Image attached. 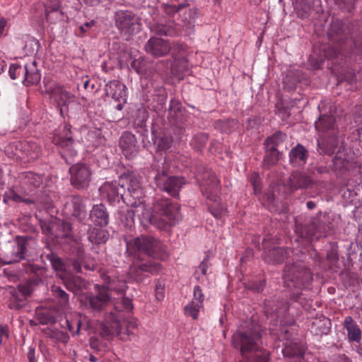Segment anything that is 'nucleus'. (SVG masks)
<instances>
[{
  "mask_svg": "<svg viewBox=\"0 0 362 362\" xmlns=\"http://www.w3.org/2000/svg\"><path fill=\"white\" fill-rule=\"evenodd\" d=\"M127 252L132 257L129 268V277L138 283L159 273L162 265L157 260H163L168 256L159 240L144 235L127 241Z\"/></svg>",
  "mask_w": 362,
  "mask_h": 362,
  "instance_id": "f257e3e1",
  "label": "nucleus"
},
{
  "mask_svg": "<svg viewBox=\"0 0 362 362\" xmlns=\"http://www.w3.org/2000/svg\"><path fill=\"white\" fill-rule=\"evenodd\" d=\"M264 332V328L254 320L240 324L232 337L233 346L246 358L240 362H269V352L262 347Z\"/></svg>",
  "mask_w": 362,
  "mask_h": 362,
  "instance_id": "f03ea898",
  "label": "nucleus"
},
{
  "mask_svg": "<svg viewBox=\"0 0 362 362\" xmlns=\"http://www.w3.org/2000/svg\"><path fill=\"white\" fill-rule=\"evenodd\" d=\"M54 142L63 149L62 157L66 163L71 164L69 170L71 186L78 190L88 189L91 182L92 171L86 163L72 164L77 156V151L76 143L73 139L71 128L65 127L62 135L54 138Z\"/></svg>",
  "mask_w": 362,
  "mask_h": 362,
  "instance_id": "7ed1b4c3",
  "label": "nucleus"
},
{
  "mask_svg": "<svg viewBox=\"0 0 362 362\" xmlns=\"http://www.w3.org/2000/svg\"><path fill=\"white\" fill-rule=\"evenodd\" d=\"M300 257V260L288 262L284 267L283 279L284 286L290 289V298L296 302L301 303L303 293L302 289L310 286L313 281V274L310 269L305 267L302 261L304 256Z\"/></svg>",
  "mask_w": 362,
  "mask_h": 362,
  "instance_id": "20e7f679",
  "label": "nucleus"
},
{
  "mask_svg": "<svg viewBox=\"0 0 362 362\" xmlns=\"http://www.w3.org/2000/svg\"><path fill=\"white\" fill-rule=\"evenodd\" d=\"M332 223L328 214L320 213L309 219L299 216L295 219V233L308 241L326 238L332 230Z\"/></svg>",
  "mask_w": 362,
  "mask_h": 362,
  "instance_id": "39448f33",
  "label": "nucleus"
},
{
  "mask_svg": "<svg viewBox=\"0 0 362 362\" xmlns=\"http://www.w3.org/2000/svg\"><path fill=\"white\" fill-rule=\"evenodd\" d=\"M170 167L165 162L154 160L151 165L147 176L153 179L156 186L172 197H177L179 191L185 184V178L180 176H169Z\"/></svg>",
  "mask_w": 362,
  "mask_h": 362,
  "instance_id": "423d86ee",
  "label": "nucleus"
},
{
  "mask_svg": "<svg viewBox=\"0 0 362 362\" xmlns=\"http://www.w3.org/2000/svg\"><path fill=\"white\" fill-rule=\"evenodd\" d=\"M353 29L350 21L336 19L332 21L327 35L331 40L351 49L355 57H359L362 54V40L349 37Z\"/></svg>",
  "mask_w": 362,
  "mask_h": 362,
  "instance_id": "0eeeda50",
  "label": "nucleus"
},
{
  "mask_svg": "<svg viewBox=\"0 0 362 362\" xmlns=\"http://www.w3.org/2000/svg\"><path fill=\"white\" fill-rule=\"evenodd\" d=\"M289 308L288 301L279 296H274L264 301V312L267 319H270L272 329H281L287 327L285 321L286 315ZM271 328H269V330Z\"/></svg>",
  "mask_w": 362,
  "mask_h": 362,
  "instance_id": "6e6552de",
  "label": "nucleus"
},
{
  "mask_svg": "<svg viewBox=\"0 0 362 362\" xmlns=\"http://www.w3.org/2000/svg\"><path fill=\"white\" fill-rule=\"evenodd\" d=\"M197 180L199 182L203 194L208 200L215 204L219 202L218 192L220 191V181L215 173L209 168L200 166L197 172Z\"/></svg>",
  "mask_w": 362,
  "mask_h": 362,
  "instance_id": "1a4fd4ad",
  "label": "nucleus"
},
{
  "mask_svg": "<svg viewBox=\"0 0 362 362\" xmlns=\"http://www.w3.org/2000/svg\"><path fill=\"white\" fill-rule=\"evenodd\" d=\"M140 176L134 172H128L119 177V185L125 190L127 198L130 202H135L134 207L144 209L143 204L144 192L140 182Z\"/></svg>",
  "mask_w": 362,
  "mask_h": 362,
  "instance_id": "9d476101",
  "label": "nucleus"
},
{
  "mask_svg": "<svg viewBox=\"0 0 362 362\" xmlns=\"http://www.w3.org/2000/svg\"><path fill=\"white\" fill-rule=\"evenodd\" d=\"M263 247L262 259L264 262L272 264H281L285 260L286 264L288 262H292L294 260H300V255L304 256V254L300 250L292 248L273 247L272 248L267 249L266 238L263 239Z\"/></svg>",
  "mask_w": 362,
  "mask_h": 362,
  "instance_id": "9b49d317",
  "label": "nucleus"
},
{
  "mask_svg": "<svg viewBox=\"0 0 362 362\" xmlns=\"http://www.w3.org/2000/svg\"><path fill=\"white\" fill-rule=\"evenodd\" d=\"M45 92L50 95L51 98L57 103L63 115L64 112H68V106L75 100V96L66 88L59 86L50 80L44 79Z\"/></svg>",
  "mask_w": 362,
  "mask_h": 362,
  "instance_id": "f8f14e48",
  "label": "nucleus"
},
{
  "mask_svg": "<svg viewBox=\"0 0 362 362\" xmlns=\"http://www.w3.org/2000/svg\"><path fill=\"white\" fill-rule=\"evenodd\" d=\"M270 334L276 336L279 340L286 341L282 353L286 357H302L305 353V348L302 343L292 338V333L288 327H284L281 329H271Z\"/></svg>",
  "mask_w": 362,
  "mask_h": 362,
  "instance_id": "ddd939ff",
  "label": "nucleus"
},
{
  "mask_svg": "<svg viewBox=\"0 0 362 362\" xmlns=\"http://www.w3.org/2000/svg\"><path fill=\"white\" fill-rule=\"evenodd\" d=\"M115 26L125 34H132L139 30L140 18L129 10H117L114 13Z\"/></svg>",
  "mask_w": 362,
  "mask_h": 362,
  "instance_id": "4468645a",
  "label": "nucleus"
},
{
  "mask_svg": "<svg viewBox=\"0 0 362 362\" xmlns=\"http://www.w3.org/2000/svg\"><path fill=\"white\" fill-rule=\"evenodd\" d=\"M316 184L315 180L306 173L295 170L288 177L286 182L283 185H277L278 190L287 188L289 193H294L298 189H306L312 188Z\"/></svg>",
  "mask_w": 362,
  "mask_h": 362,
  "instance_id": "2eb2a0df",
  "label": "nucleus"
},
{
  "mask_svg": "<svg viewBox=\"0 0 362 362\" xmlns=\"http://www.w3.org/2000/svg\"><path fill=\"white\" fill-rule=\"evenodd\" d=\"M153 210L158 215L165 218L158 224L159 228H163L167 222L170 225L175 224L180 218L178 207L168 199L158 200L154 204Z\"/></svg>",
  "mask_w": 362,
  "mask_h": 362,
  "instance_id": "dca6fc26",
  "label": "nucleus"
},
{
  "mask_svg": "<svg viewBox=\"0 0 362 362\" xmlns=\"http://www.w3.org/2000/svg\"><path fill=\"white\" fill-rule=\"evenodd\" d=\"M283 83L285 90L293 91L298 88L302 89L308 86L310 84V79L300 70H288L283 79Z\"/></svg>",
  "mask_w": 362,
  "mask_h": 362,
  "instance_id": "f3484780",
  "label": "nucleus"
},
{
  "mask_svg": "<svg viewBox=\"0 0 362 362\" xmlns=\"http://www.w3.org/2000/svg\"><path fill=\"white\" fill-rule=\"evenodd\" d=\"M103 189L110 203L119 202L120 199H122L127 204L135 206V202L134 203L130 202V200L127 198L125 190L122 188V185H119V180L117 182H105L103 185Z\"/></svg>",
  "mask_w": 362,
  "mask_h": 362,
  "instance_id": "a211bd4d",
  "label": "nucleus"
},
{
  "mask_svg": "<svg viewBox=\"0 0 362 362\" xmlns=\"http://www.w3.org/2000/svg\"><path fill=\"white\" fill-rule=\"evenodd\" d=\"M170 48L168 40L157 37H151L145 45L146 52L156 57L167 55Z\"/></svg>",
  "mask_w": 362,
  "mask_h": 362,
  "instance_id": "6ab92c4d",
  "label": "nucleus"
},
{
  "mask_svg": "<svg viewBox=\"0 0 362 362\" xmlns=\"http://www.w3.org/2000/svg\"><path fill=\"white\" fill-rule=\"evenodd\" d=\"M119 146L124 156L131 159L136 156L139 151L137 140L129 132H124L119 139Z\"/></svg>",
  "mask_w": 362,
  "mask_h": 362,
  "instance_id": "aec40b11",
  "label": "nucleus"
},
{
  "mask_svg": "<svg viewBox=\"0 0 362 362\" xmlns=\"http://www.w3.org/2000/svg\"><path fill=\"white\" fill-rule=\"evenodd\" d=\"M315 129L320 134H338L336 126V120L334 115L330 112L321 114L315 123Z\"/></svg>",
  "mask_w": 362,
  "mask_h": 362,
  "instance_id": "412c9836",
  "label": "nucleus"
},
{
  "mask_svg": "<svg viewBox=\"0 0 362 362\" xmlns=\"http://www.w3.org/2000/svg\"><path fill=\"white\" fill-rule=\"evenodd\" d=\"M199 15V9L194 7L179 14L177 19V25L181 27L187 35H191L194 33L195 27V21Z\"/></svg>",
  "mask_w": 362,
  "mask_h": 362,
  "instance_id": "4be33fe9",
  "label": "nucleus"
},
{
  "mask_svg": "<svg viewBox=\"0 0 362 362\" xmlns=\"http://www.w3.org/2000/svg\"><path fill=\"white\" fill-rule=\"evenodd\" d=\"M98 331L100 335L107 340L112 339L115 334L119 336L123 334L121 321L113 318L100 323Z\"/></svg>",
  "mask_w": 362,
  "mask_h": 362,
  "instance_id": "5701e85b",
  "label": "nucleus"
},
{
  "mask_svg": "<svg viewBox=\"0 0 362 362\" xmlns=\"http://www.w3.org/2000/svg\"><path fill=\"white\" fill-rule=\"evenodd\" d=\"M317 141V151L320 155L331 156L334 153L339 145L337 134H322Z\"/></svg>",
  "mask_w": 362,
  "mask_h": 362,
  "instance_id": "b1692460",
  "label": "nucleus"
},
{
  "mask_svg": "<svg viewBox=\"0 0 362 362\" xmlns=\"http://www.w3.org/2000/svg\"><path fill=\"white\" fill-rule=\"evenodd\" d=\"M110 300V296L106 291H100L97 295L86 296L84 303L86 307L93 310L100 312L107 305Z\"/></svg>",
  "mask_w": 362,
  "mask_h": 362,
  "instance_id": "393cba45",
  "label": "nucleus"
},
{
  "mask_svg": "<svg viewBox=\"0 0 362 362\" xmlns=\"http://www.w3.org/2000/svg\"><path fill=\"white\" fill-rule=\"evenodd\" d=\"M95 226L105 227L109 223V214L103 204L94 205L90 211L89 218Z\"/></svg>",
  "mask_w": 362,
  "mask_h": 362,
  "instance_id": "a878e982",
  "label": "nucleus"
},
{
  "mask_svg": "<svg viewBox=\"0 0 362 362\" xmlns=\"http://www.w3.org/2000/svg\"><path fill=\"white\" fill-rule=\"evenodd\" d=\"M342 325L346 330L348 341L351 343H359L362 337V331L353 317L350 315L346 316Z\"/></svg>",
  "mask_w": 362,
  "mask_h": 362,
  "instance_id": "bb28decb",
  "label": "nucleus"
},
{
  "mask_svg": "<svg viewBox=\"0 0 362 362\" xmlns=\"http://www.w3.org/2000/svg\"><path fill=\"white\" fill-rule=\"evenodd\" d=\"M125 89V86L116 80L110 81L105 87L106 96L110 97L117 101H119V100H126L127 93Z\"/></svg>",
  "mask_w": 362,
  "mask_h": 362,
  "instance_id": "cd10ccee",
  "label": "nucleus"
},
{
  "mask_svg": "<svg viewBox=\"0 0 362 362\" xmlns=\"http://www.w3.org/2000/svg\"><path fill=\"white\" fill-rule=\"evenodd\" d=\"M323 51L325 57L329 59L349 58L351 56H355V54L351 52V49L338 43L336 46L327 45L324 47Z\"/></svg>",
  "mask_w": 362,
  "mask_h": 362,
  "instance_id": "c85d7f7f",
  "label": "nucleus"
},
{
  "mask_svg": "<svg viewBox=\"0 0 362 362\" xmlns=\"http://www.w3.org/2000/svg\"><path fill=\"white\" fill-rule=\"evenodd\" d=\"M308 157V150L301 144H298L289 152L290 163L296 167L303 166Z\"/></svg>",
  "mask_w": 362,
  "mask_h": 362,
  "instance_id": "c756f323",
  "label": "nucleus"
},
{
  "mask_svg": "<svg viewBox=\"0 0 362 362\" xmlns=\"http://www.w3.org/2000/svg\"><path fill=\"white\" fill-rule=\"evenodd\" d=\"M67 290L77 295L86 288V281L80 276H69L62 279Z\"/></svg>",
  "mask_w": 362,
  "mask_h": 362,
  "instance_id": "7c9ffc66",
  "label": "nucleus"
},
{
  "mask_svg": "<svg viewBox=\"0 0 362 362\" xmlns=\"http://www.w3.org/2000/svg\"><path fill=\"white\" fill-rule=\"evenodd\" d=\"M331 321L326 317L317 319L313 321L310 327V331L315 335L322 336L327 335L330 332Z\"/></svg>",
  "mask_w": 362,
  "mask_h": 362,
  "instance_id": "2f4dec72",
  "label": "nucleus"
},
{
  "mask_svg": "<svg viewBox=\"0 0 362 362\" xmlns=\"http://www.w3.org/2000/svg\"><path fill=\"white\" fill-rule=\"evenodd\" d=\"M28 238L27 237H18L17 238V245L13 247V252H11L12 259L8 262V264L13 262H17L19 260L25 257V253L27 252Z\"/></svg>",
  "mask_w": 362,
  "mask_h": 362,
  "instance_id": "473e14b6",
  "label": "nucleus"
},
{
  "mask_svg": "<svg viewBox=\"0 0 362 362\" xmlns=\"http://www.w3.org/2000/svg\"><path fill=\"white\" fill-rule=\"evenodd\" d=\"M72 211L71 215L77 219V221L86 225L84 222L86 219V211L81 198L79 197H73L71 199Z\"/></svg>",
  "mask_w": 362,
  "mask_h": 362,
  "instance_id": "72a5a7b5",
  "label": "nucleus"
},
{
  "mask_svg": "<svg viewBox=\"0 0 362 362\" xmlns=\"http://www.w3.org/2000/svg\"><path fill=\"white\" fill-rule=\"evenodd\" d=\"M9 293L11 296L8 299V306L10 309L18 310L25 306L27 298L24 297L23 294L16 291L15 288H11Z\"/></svg>",
  "mask_w": 362,
  "mask_h": 362,
  "instance_id": "f704fd0d",
  "label": "nucleus"
},
{
  "mask_svg": "<svg viewBox=\"0 0 362 362\" xmlns=\"http://www.w3.org/2000/svg\"><path fill=\"white\" fill-rule=\"evenodd\" d=\"M62 0H47L45 6V14L48 21H53L52 15L54 14L57 18L62 19L63 12L61 10Z\"/></svg>",
  "mask_w": 362,
  "mask_h": 362,
  "instance_id": "c9c22d12",
  "label": "nucleus"
},
{
  "mask_svg": "<svg viewBox=\"0 0 362 362\" xmlns=\"http://www.w3.org/2000/svg\"><path fill=\"white\" fill-rule=\"evenodd\" d=\"M25 72H26L25 86L37 84L40 81L41 75L35 60L25 64Z\"/></svg>",
  "mask_w": 362,
  "mask_h": 362,
  "instance_id": "e433bc0d",
  "label": "nucleus"
},
{
  "mask_svg": "<svg viewBox=\"0 0 362 362\" xmlns=\"http://www.w3.org/2000/svg\"><path fill=\"white\" fill-rule=\"evenodd\" d=\"M89 234L88 239L92 243L99 245L102 243H105L108 240V233L106 230L98 228H91L90 225H88Z\"/></svg>",
  "mask_w": 362,
  "mask_h": 362,
  "instance_id": "4c0bfd02",
  "label": "nucleus"
},
{
  "mask_svg": "<svg viewBox=\"0 0 362 362\" xmlns=\"http://www.w3.org/2000/svg\"><path fill=\"white\" fill-rule=\"evenodd\" d=\"M55 223L56 235H54V238H69L72 236V224L71 223L59 218L56 219Z\"/></svg>",
  "mask_w": 362,
  "mask_h": 362,
  "instance_id": "58836bf2",
  "label": "nucleus"
},
{
  "mask_svg": "<svg viewBox=\"0 0 362 362\" xmlns=\"http://www.w3.org/2000/svg\"><path fill=\"white\" fill-rule=\"evenodd\" d=\"M49 252H44V255L47 260L51 263V265L54 271L66 272V262H64L57 254L52 251L49 246H47Z\"/></svg>",
  "mask_w": 362,
  "mask_h": 362,
  "instance_id": "ea45409f",
  "label": "nucleus"
},
{
  "mask_svg": "<svg viewBox=\"0 0 362 362\" xmlns=\"http://www.w3.org/2000/svg\"><path fill=\"white\" fill-rule=\"evenodd\" d=\"M266 153L263 160V166L269 169L271 166L274 165L279 159V152L274 145H264Z\"/></svg>",
  "mask_w": 362,
  "mask_h": 362,
  "instance_id": "a19ab883",
  "label": "nucleus"
},
{
  "mask_svg": "<svg viewBox=\"0 0 362 362\" xmlns=\"http://www.w3.org/2000/svg\"><path fill=\"white\" fill-rule=\"evenodd\" d=\"M293 9L298 17L308 18L311 13V6L306 0H291Z\"/></svg>",
  "mask_w": 362,
  "mask_h": 362,
  "instance_id": "79ce46f5",
  "label": "nucleus"
},
{
  "mask_svg": "<svg viewBox=\"0 0 362 362\" xmlns=\"http://www.w3.org/2000/svg\"><path fill=\"white\" fill-rule=\"evenodd\" d=\"M24 271L29 274H33L36 277L35 281H41L42 276H43L46 272L45 267L35 264L33 262L29 260L23 263Z\"/></svg>",
  "mask_w": 362,
  "mask_h": 362,
  "instance_id": "37998d69",
  "label": "nucleus"
},
{
  "mask_svg": "<svg viewBox=\"0 0 362 362\" xmlns=\"http://www.w3.org/2000/svg\"><path fill=\"white\" fill-rule=\"evenodd\" d=\"M51 292L52 296L59 301L61 306L66 308L69 305V296L60 286L53 285L51 287Z\"/></svg>",
  "mask_w": 362,
  "mask_h": 362,
  "instance_id": "c03bdc74",
  "label": "nucleus"
},
{
  "mask_svg": "<svg viewBox=\"0 0 362 362\" xmlns=\"http://www.w3.org/2000/svg\"><path fill=\"white\" fill-rule=\"evenodd\" d=\"M25 64H13L9 68V75L12 79H18L25 85Z\"/></svg>",
  "mask_w": 362,
  "mask_h": 362,
  "instance_id": "a18cd8bd",
  "label": "nucleus"
},
{
  "mask_svg": "<svg viewBox=\"0 0 362 362\" xmlns=\"http://www.w3.org/2000/svg\"><path fill=\"white\" fill-rule=\"evenodd\" d=\"M153 31L157 35L175 36L177 35V29L168 24H158L154 26Z\"/></svg>",
  "mask_w": 362,
  "mask_h": 362,
  "instance_id": "49530a36",
  "label": "nucleus"
},
{
  "mask_svg": "<svg viewBox=\"0 0 362 362\" xmlns=\"http://www.w3.org/2000/svg\"><path fill=\"white\" fill-rule=\"evenodd\" d=\"M3 202L6 204H9L10 202L17 203L24 202L28 204L33 203V201L32 199L21 197L13 189H10L9 191L6 192L4 193V194L3 195Z\"/></svg>",
  "mask_w": 362,
  "mask_h": 362,
  "instance_id": "de8ad7c7",
  "label": "nucleus"
},
{
  "mask_svg": "<svg viewBox=\"0 0 362 362\" xmlns=\"http://www.w3.org/2000/svg\"><path fill=\"white\" fill-rule=\"evenodd\" d=\"M82 266L90 269L88 265L85 264V260L77 258L69 257L66 259V270L69 269L76 273H82Z\"/></svg>",
  "mask_w": 362,
  "mask_h": 362,
  "instance_id": "09e8293b",
  "label": "nucleus"
},
{
  "mask_svg": "<svg viewBox=\"0 0 362 362\" xmlns=\"http://www.w3.org/2000/svg\"><path fill=\"white\" fill-rule=\"evenodd\" d=\"M188 6L189 4L185 2L180 3L178 5H173L168 3H163L161 4V8L167 16L169 17H174L177 13Z\"/></svg>",
  "mask_w": 362,
  "mask_h": 362,
  "instance_id": "8fccbe9b",
  "label": "nucleus"
},
{
  "mask_svg": "<svg viewBox=\"0 0 362 362\" xmlns=\"http://www.w3.org/2000/svg\"><path fill=\"white\" fill-rule=\"evenodd\" d=\"M56 218H51L49 220H40V226L44 233L54 237L56 235Z\"/></svg>",
  "mask_w": 362,
  "mask_h": 362,
  "instance_id": "3c124183",
  "label": "nucleus"
},
{
  "mask_svg": "<svg viewBox=\"0 0 362 362\" xmlns=\"http://www.w3.org/2000/svg\"><path fill=\"white\" fill-rule=\"evenodd\" d=\"M183 107L181 103L175 99H173L170 100L169 107L168 110L165 111L167 114L168 118L175 119L178 114H181L182 112Z\"/></svg>",
  "mask_w": 362,
  "mask_h": 362,
  "instance_id": "603ef678",
  "label": "nucleus"
},
{
  "mask_svg": "<svg viewBox=\"0 0 362 362\" xmlns=\"http://www.w3.org/2000/svg\"><path fill=\"white\" fill-rule=\"evenodd\" d=\"M342 81H346L349 84L355 83L362 80V71H355L354 69L346 70L342 75Z\"/></svg>",
  "mask_w": 362,
  "mask_h": 362,
  "instance_id": "864d4df0",
  "label": "nucleus"
},
{
  "mask_svg": "<svg viewBox=\"0 0 362 362\" xmlns=\"http://www.w3.org/2000/svg\"><path fill=\"white\" fill-rule=\"evenodd\" d=\"M37 320L41 325H53L56 322V317L49 310H42L37 314Z\"/></svg>",
  "mask_w": 362,
  "mask_h": 362,
  "instance_id": "5fc2aeb1",
  "label": "nucleus"
},
{
  "mask_svg": "<svg viewBox=\"0 0 362 362\" xmlns=\"http://www.w3.org/2000/svg\"><path fill=\"white\" fill-rule=\"evenodd\" d=\"M208 135L205 133H199L196 134L192 141L191 145L197 151H201L208 142Z\"/></svg>",
  "mask_w": 362,
  "mask_h": 362,
  "instance_id": "6e6d98bb",
  "label": "nucleus"
},
{
  "mask_svg": "<svg viewBox=\"0 0 362 362\" xmlns=\"http://www.w3.org/2000/svg\"><path fill=\"white\" fill-rule=\"evenodd\" d=\"M90 348L94 350L95 353L102 355L107 348V343L101 341L99 338L91 337L89 339Z\"/></svg>",
  "mask_w": 362,
  "mask_h": 362,
  "instance_id": "4d7b16f0",
  "label": "nucleus"
},
{
  "mask_svg": "<svg viewBox=\"0 0 362 362\" xmlns=\"http://www.w3.org/2000/svg\"><path fill=\"white\" fill-rule=\"evenodd\" d=\"M203 307V304L196 303L195 300H192L185 307V314L191 316L194 320L197 319L199 310Z\"/></svg>",
  "mask_w": 362,
  "mask_h": 362,
  "instance_id": "13d9d810",
  "label": "nucleus"
},
{
  "mask_svg": "<svg viewBox=\"0 0 362 362\" xmlns=\"http://www.w3.org/2000/svg\"><path fill=\"white\" fill-rule=\"evenodd\" d=\"M187 69V62L185 58L182 60L175 59L171 65V72L180 78V75Z\"/></svg>",
  "mask_w": 362,
  "mask_h": 362,
  "instance_id": "bf43d9fd",
  "label": "nucleus"
},
{
  "mask_svg": "<svg viewBox=\"0 0 362 362\" xmlns=\"http://www.w3.org/2000/svg\"><path fill=\"white\" fill-rule=\"evenodd\" d=\"M286 139V134L281 132H277L274 133L272 136L268 137L265 140L264 145H269V146L274 145V147L276 148L277 146L281 142L284 141Z\"/></svg>",
  "mask_w": 362,
  "mask_h": 362,
  "instance_id": "052dcab7",
  "label": "nucleus"
},
{
  "mask_svg": "<svg viewBox=\"0 0 362 362\" xmlns=\"http://www.w3.org/2000/svg\"><path fill=\"white\" fill-rule=\"evenodd\" d=\"M281 190H278L276 186L275 187V189L271 192H268L264 197V202L265 204L268 206V207L276 206L278 205L279 197L275 194V192L278 193Z\"/></svg>",
  "mask_w": 362,
  "mask_h": 362,
  "instance_id": "680f3d73",
  "label": "nucleus"
},
{
  "mask_svg": "<svg viewBox=\"0 0 362 362\" xmlns=\"http://www.w3.org/2000/svg\"><path fill=\"white\" fill-rule=\"evenodd\" d=\"M338 7L343 11L352 12L355 9L357 0H334Z\"/></svg>",
  "mask_w": 362,
  "mask_h": 362,
  "instance_id": "e2e57ef3",
  "label": "nucleus"
},
{
  "mask_svg": "<svg viewBox=\"0 0 362 362\" xmlns=\"http://www.w3.org/2000/svg\"><path fill=\"white\" fill-rule=\"evenodd\" d=\"M250 183L253 187L254 193L257 195L261 193V180L258 173H252L250 177Z\"/></svg>",
  "mask_w": 362,
  "mask_h": 362,
  "instance_id": "0e129e2a",
  "label": "nucleus"
},
{
  "mask_svg": "<svg viewBox=\"0 0 362 362\" xmlns=\"http://www.w3.org/2000/svg\"><path fill=\"white\" fill-rule=\"evenodd\" d=\"M122 325L123 334L129 335L133 334L132 329L137 327V322L134 320H124L121 322Z\"/></svg>",
  "mask_w": 362,
  "mask_h": 362,
  "instance_id": "69168bd1",
  "label": "nucleus"
},
{
  "mask_svg": "<svg viewBox=\"0 0 362 362\" xmlns=\"http://www.w3.org/2000/svg\"><path fill=\"white\" fill-rule=\"evenodd\" d=\"M50 337L64 344H66L69 340V334L59 330L52 331L50 334Z\"/></svg>",
  "mask_w": 362,
  "mask_h": 362,
  "instance_id": "338daca9",
  "label": "nucleus"
},
{
  "mask_svg": "<svg viewBox=\"0 0 362 362\" xmlns=\"http://www.w3.org/2000/svg\"><path fill=\"white\" fill-rule=\"evenodd\" d=\"M157 149L160 151H165L171 146V139L168 137L162 136L157 139Z\"/></svg>",
  "mask_w": 362,
  "mask_h": 362,
  "instance_id": "774afa93",
  "label": "nucleus"
}]
</instances>
